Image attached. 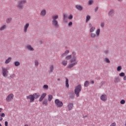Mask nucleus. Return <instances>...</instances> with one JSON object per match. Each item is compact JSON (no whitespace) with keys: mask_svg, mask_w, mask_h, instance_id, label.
Instances as JSON below:
<instances>
[{"mask_svg":"<svg viewBox=\"0 0 126 126\" xmlns=\"http://www.w3.org/2000/svg\"><path fill=\"white\" fill-rule=\"evenodd\" d=\"M65 60L66 61H69L70 60V64L67 66V68L69 69H71L73 66L76 65L78 62H77V57H76V52L73 51L72 52V55H68L65 57Z\"/></svg>","mask_w":126,"mask_h":126,"instance_id":"f257e3e1","label":"nucleus"},{"mask_svg":"<svg viewBox=\"0 0 126 126\" xmlns=\"http://www.w3.org/2000/svg\"><path fill=\"white\" fill-rule=\"evenodd\" d=\"M52 20L51 22L52 25L55 28H59L60 27V25H59V22L57 19H59V15H53L51 17Z\"/></svg>","mask_w":126,"mask_h":126,"instance_id":"f03ea898","label":"nucleus"},{"mask_svg":"<svg viewBox=\"0 0 126 126\" xmlns=\"http://www.w3.org/2000/svg\"><path fill=\"white\" fill-rule=\"evenodd\" d=\"M25 3H27V0H20L17 2V7L20 9H23L24 7L23 4H25Z\"/></svg>","mask_w":126,"mask_h":126,"instance_id":"7ed1b4c3","label":"nucleus"},{"mask_svg":"<svg viewBox=\"0 0 126 126\" xmlns=\"http://www.w3.org/2000/svg\"><path fill=\"white\" fill-rule=\"evenodd\" d=\"M82 89V87H81V85H78L75 87L74 93L76 94V97H79V93L81 92Z\"/></svg>","mask_w":126,"mask_h":126,"instance_id":"20e7f679","label":"nucleus"},{"mask_svg":"<svg viewBox=\"0 0 126 126\" xmlns=\"http://www.w3.org/2000/svg\"><path fill=\"white\" fill-rule=\"evenodd\" d=\"M55 103L58 108H62V107L63 106V103L62 101H60L59 99H56L55 100Z\"/></svg>","mask_w":126,"mask_h":126,"instance_id":"39448f33","label":"nucleus"},{"mask_svg":"<svg viewBox=\"0 0 126 126\" xmlns=\"http://www.w3.org/2000/svg\"><path fill=\"white\" fill-rule=\"evenodd\" d=\"M2 73L3 77H7L8 75V71L6 68H2Z\"/></svg>","mask_w":126,"mask_h":126,"instance_id":"423d86ee","label":"nucleus"},{"mask_svg":"<svg viewBox=\"0 0 126 126\" xmlns=\"http://www.w3.org/2000/svg\"><path fill=\"white\" fill-rule=\"evenodd\" d=\"M14 97V95H13V94H10L7 96L6 98V101L7 102H10L11 101H12V100H13Z\"/></svg>","mask_w":126,"mask_h":126,"instance_id":"0eeeda50","label":"nucleus"},{"mask_svg":"<svg viewBox=\"0 0 126 126\" xmlns=\"http://www.w3.org/2000/svg\"><path fill=\"white\" fill-rule=\"evenodd\" d=\"M114 15H115V10L111 9L108 12V16L109 17H113Z\"/></svg>","mask_w":126,"mask_h":126,"instance_id":"6e6552de","label":"nucleus"},{"mask_svg":"<svg viewBox=\"0 0 126 126\" xmlns=\"http://www.w3.org/2000/svg\"><path fill=\"white\" fill-rule=\"evenodd\" d=\"M67 16H68L67 14H63V22H64V23H67L68 21Z\"/></svg>","mask_w":126,"mask_h":126,"instance_id":"1a4fd4ad","label":"nucleus"},{"mask_svg":"<svg viewBox=\"0 0 126 126\" xmlns=\"http://www.w3.org/2000/svg\"><path fill=\"white\" fill-rule=\"evenodd\" d=\"M107 99H108V97L106 94H102L100 96V100L103 101V102H106V101H107Z\"/></svg>","mask_w":126,"mask_h":126,"instance_id":"9d476101","label":"nucleus"},{"mask_svg":"<svg viewBox=\"0 0 126 126\" xmlns=\"http://www.w3.org/2000/svg\"><path fill=\"white\" fill-rule=\"evenodd\" d=\"M26 48L28 51H30V52H34V49L33 48V47H32V46H31V45H27L26 46Z\"/></svg>","mask_w":126,"mask_h":126,"instance_id":"9b49d317","label":"nucleus"},{"mask_svg":"<svg viewBox=\"0 0 126 126\" xmlns=\"http://www.w3.org/2000/svg\"><path fill=\"white\" fill-rule=\"evenodd\" d=\"M27 99H30L31 103L32 102H34V100H35L34 99V95L32 94L29 95V96H27Z\"/></svg>","mask_w":126,"mask_h":126,"instance_id":"f8f14e48","label":"nucleus"},{"mask_svg":"<svg viewBox=\"0 0 126 126\" xmlns=\"http://www.w3.org/2000/svg\"><path fill=\"white\" fill-rule=\"evenodd\" d=\"M55 70V66L54 64H51L49 66V73H52L53 71Z\"/></svg>","mask_w":126,"mask_h":126,"instance_id":"ddd939ff","label":"nucleus"},{"mask_svg":"<svg viewBox=\"0 0 126 126\" xmlns=\"http://www.w3.org/2000/svg\"><path fill=\"white\" fill-rule=\"evenodd\" d=\"M46 96H47V93H44L43 94H42L40 97L39 98V102H42L44 99V98H45V97H46Z\"/></svg>","mask_w":126,"mask_h":126,"instance_id":"4468645a","label":"nucleus"},{"mask_svg":"<svg viewBox=\"0 0 126 126\" xmlns=\"http://www.w3.org/2000/svg\"><path fill=\"white\" fill-rule=\"evenodd\" d=\"M29 23H27L24 27V32L25 33L27 32V30H28V28H29Z\"/></svg>","mask_w":126,"mask_h":126,"instance_id":"2eb2a0df","label":"nucleus"},{"mask_svg":"<svg viewBox=\"0 0 126 126\" xmlns=\"http://www.w3.org/2000/svg\"><path fill=\"white\" fill-rule=\"evenodd\" d=\"M69 54V50H66L65 51L64 53H63L61 56V58L63 59V57H65V56H67Z\"/></svg>","mask_w":126,"mask_h":126,"instance_id":"dca6fc26","label":"nucleus"},{"mask_svg":"<svg viewBox=\"0 0 126 126\" xmlns=\"http://www.w3.org/2000/svg\"><path fill=\"white\" fill-rule=\"evenodd\" d=\"M68 109L69 111H70L72 108H73V103H68L67 105Z\"/></svg>","mask_w":126,"mask_h":126,"instance_id":"f3484780","label":"nucleus"},{"mask_svg":"<svg viewBox=\"0 0 126 126\" xmlns=\"http://www.w3.org/2000/svg\"><path fill=\"white\" fill-rule=\"evenodd\" d=\"M46 13H47V11H46V10L43 9L41 11L40 15H41V16H45V15H46Z\"/></svg>","mask_w":126,"mask_h":126,"instance_id":"a211bd4d","label":"nucleus"},{"mask_svg":"<svg viewBox=\"0 0 126 126\" xmlns=\"http://www.w3.org/2000/svg\"><path fill=\"white\" fill-rule=\"evenodd\" d=\"M120 80H121V79H120V77H116L114 78V82L115 83H119L120 82Z\"/></svg>","mask_w":126,"mask_h":126,"instance_id":"6ab92c4d","label":"nucleus"},{"mask_svg":"<svg viewBox=\"0 0 126 126\" xmlns=\"http://www.w3.org/2000/svg\"><path fill=\"white\" fill-rule=\"evenodd\" d=\"M33 96L34 97V99H38V98H39V97H40V94H39V93H34L33 94Z\"/></svg>","mask_w":126,"mask_h":126,"instance_id":"aec40b11","label":"nucleus"},{"mask_svg":"<svg viewBox=\"0 0 126 126\" xmlns=\"http://www.w3.org/2000/svg\"><path fill=\"white\" fill-rule=\"evenodd\" d=\"M76 8H77V9H78V10H79L80 11H81V10L83 9V7L79 5H76Z\"/></svg>","mask_w":126,"mask_h":126,"instance_id":"412c9836","label":"nucleus"},{"mask_svg":"<svg viewBox=\"0 0 126 126\" xmlns=\"http://www.w3.org/2000/svg\"><path fill=\"white\" fill-rule=\"evenodd\" d=\"M11 57H9L7 60H5V63H6V64L9 63L10 62H11Z\"/></svg>","mask_w":126,"mask_h":126,"instance_id":"4be33fe9","label":"nucleus"},{"mask_svg":"<svg viewBox=\"0 0 126 126\" xmlns=\"http://www.w3.org/2000/svg\"><path fill=\"white\" fill-rule=\"evenodd\" d=\"M65 87L66 88H68V87H69V85L68 84V79H67V78H65Z\"/></svg>","mask_w":126,"mask_h":126,"instance_id":"5701e85b","label":"nucleus"},{"mask_svg":"<svg viewBox=\"0 0 126 126\" xmlns=\"http://www.w3.org/2000/svg\"><path fill=\"white\" fill-rule=\"evenodd\" d=\"M43 105H45V106H47L48 105V99H44L42 102Z\"/></svg>","mask_w":126,"mask_h":126,"instance_id":"b1692460","label":"nucleus"},{"mask_svg":"<svg viewBox=\"0 0 126 126\" xmlns=\"http://www.w3.org/2000/svg\"><path fill=\"white\" fill-rule=\"evenodd\" d=\"M7 27V26L5 25H3L0 28V31H2L3 30H4V29H6Z\"/></svg>","mask_w":126,"mask_h":126,"instance_id":"393cba45","label":"nucleus"},{"mask_svg":"<svg viewBox=\"0 0 126 126\" xmlns=\"http://www.w3.org/2000/svg\"><path fill=\"white\" fill-rule=\"evenodd\" d=\"M15 66H19L20 65V62L18 61H16L14 63Z\"/></svg>","mask_w":126,"mask_h":126,"instance_id":"a878e982","label":"nucleus"},{"mask_svg":"<svg viewBox=\"0 0 126 126\" xmlns=\"http://www.w3.org/2000/svg\"><path fill=\"white\" fill-rule=\"evenodd\" d=\"M62 64L63 65H64V66H66L67 64V61L66 60H64L62 62Z\"/></svg>","mask_w":126,"mask_h":126,"instance_id":"bb28decb","label":"nucleus"},{"mask_svg":"<svg viewBox=\"0 0 126 126\" xmlns=\"http://www.w3.org/2000/svg\"><path fill=\"white\" fill-rule=\"evenodd\" d=\"M84 86L85 87H88V86H89V81H86L85 82Z\"/></svg>","mask_w":126,"mask_h":126,"instance_id":"cd10ccee","label":"nucleus"},{"mask_svg":"<svg viewBox=\"0 0 126 126\" xmlns=\"http://www.w3.org/2000/svg\"><path fill=\"white\" fill-rule=\"evenodd\" d=\"M43 89H44V90H48L49 89V86H48V85H44L43 86Z\"/></svg>","mask_w":126,"mask_h":126,"instance_id":"c85d7f7f","label":"nucleus"},{"mask_svg":"<svg viewBox=\"0 0 126 126\" xmlns=\"http://www.w3.org/2000/svg\"><path fill=\"white\" fill-rule=\"evenodd\" d=\"M52 99H53V95H52L51 94L48 95V101H49V102H51V101H52Z\"/></svg>","mask_w":126,"mask_h":126,"instance_id":"c756f323","label":"nucleus"},{"mask_svg":"<svg viewBox=\"0 0 126 126\" xmlns=\"http://www.w3.org/2000/svg\"><path fill=\"white\" fill-rule=\"evenodd\" d=\"M90 31L91 33H92L93 32H94L95 31V27H92L91 29H90Z\"/></svg>","mask_w":126,"mask_h":126,"instance_id":"7c9ffc66","label":"nucleus"},{"mask_svg":"<svg viewBox=\"0 0 126 126\" xmlns=\"http://www.w3.org/2000/svg\"><path fill=\"white\" fill-rule=\"evenodd\" d=\"M91 19V17L89 15H87L86 16V22L87 23L88 21L90 20V19Z\"/></svg>","mask_w":126,"mask_h":126,"instance_id":"2f4dec72","label":"nucleus"},{"mask_svg":"<svg viewBox=\"0 0 126 126\" xmlns=\"http://www.w3.org/2000/svg\"><path fill=\"white\" fill-rule=\"evenodd\" d=\"M104 62L106 63H111V61H110V60H109L108 58H105L104 59Z\"/></svg>","mask_w":126,"mask_h":126,"instance_id":"473e14b6","label":"nucleus"},{"mask_svg":"<svg viewBox=\"0 0 126 126\" xmlns=\"http://www.w3.org/2000/svg\"><path fill=\"white\" fill-rule=\"evenodd\" d=\"M11 20H12V18H9L6 19V23H10L11 22Z\"/></svg>","mask_w":126,"mask_h":126,"instance_id":"72a5a7b5","label":"nucleus"},{"mask_svg":"<svg viewBox=\"0 0 126 126\" xmlns=\"http://www.w3.org/2000/svg\"><path fill=\"white\" fill-rule=\"evenodd\" d=\"M106 83V81H102L100 84H99V88H101L104 84Z\"/></svg>","mask_w":126,"mask_h":126,"instance_id":"f704fd0d","label":"nucleus"},{"mask_svg":"<svg viewBox=\"0 0 126 126\" xmlns=\"http://www.w3.org/2000/svg\"><path fill=\"white\" fill-rule=\"evenodd\" d=\"M126 75V74L124 72H121L119 74V76L121 77H124Z\"/></svg>","mask_w":126,"mask_h":126,"instance_id":"c9c22d12","label":"nucleus"},{"mask_svg":"<svg viewBox=\"0 0 126 126\" xmlns=\"http://www.w3.org/2000/svg\"><path fill=\"white\" fill-rule=\"evenodd\" d=\"M14 77H15V74H12L9 77H8V78L10 79V78H14Z\"/></svg>","mask_w":126,"mask_h":126,"instance_id":"e433bc0d","label":"nucleus"},{"mask_svg":"<svg viewBox=\"0 0 126 126\" xmlns=\"http://www.w3.org/2000/svg\"><path fill=\"white\" fill-rule=\"evenodd\" d=\"M91 38H95V37H96V34L94 33H91Z\"/></svg>","mask_w":126,"mask_h":126,"instance_id":"4c0bfd02","label":"nucleus"},{"mask_svg":"<svg viewBox=\"0 0 126 126\" xmlns=\"http://www.w3.org/2000/svg\"><path fill=\"white\" fill-rule=\"evenodd\" d=\"M122 70V66H118L117 67V71L120 72Z\"/></svg>","mask_w":126,"mask_h":126,"instance_id":"58836bf2","label":"nucleus"},{"mask_svg":"<svg viewBox=\"0 0 126 126\" xmlns=\"http://www.w3.org/2000/svg\"><path fill=\"white\" fill-rule=\"evenodd\" d=\"M126 103V100H125V99H122L120 101V104H121L122 105H124V104Z\"/></svg>","mask_w":126,"mask_h":126,"instance_id":"ea45409f","label":"nucleus"},{"mask_svg":"<svg viewBox=\"0 0 126 126\" xmlns=\"http://www.w3.org/2000/svg\"><path fill=\"white\" fill-rule=\"evenodd\" d=\"M99 34H100V29H98L97 30L96 32V34L97 36H99Z\"/></svg>","mask_w":126,"mask_h":126,"instance_id":"a19ab883","label":"nucleus"},{"mask_svg":"<svg viewBox=\"0 0 126 126\" xmlns=\"http://www.w3.org/2000/svg\"><path fill=\"white\" fill-rule=\"evenodd\" d=\"M100 27H101V28H104V27H105V23L101 22L100 24Z\"/></svg>","mask_w":126,"mask_h":126,"instance_id":"79ce46f5","label":"nucleus"},{"mask_svg":"<svg viewBox=\"0 0 126 126\" xmlns=\"http://www.w3.org/2000/svg\"><path fill=\"white\" fill-rule=\"evenodd\" d=\"M92 3H93V0H90L88 2L89 5H92Z\"/></svg>","mask_w":126,"mask_h":126,"instance_id":"37998d69","label":"nucleus"},{"mask_svg":"<svg viewBox=\"0 0 126 126\" xmlns=\"http://www.w3.org/2000/svg\"><path fill=\"white\" fill-rule=\"evenodd\" d=\"M34 63L35 66H38L39 65V62H38V61L35 60Z\"/></svg>","mask_w":126,"mask_h":126,"instance_id":"c03bdc74","label":"nucleus"},{"mask_svg":"<svg viewBox=\"0 0 126 126\" xmlns=\"http://www.w3.org/2000/svg\"><path fill=\"white\" fill-rule=\"evenodd\" d=\"M0 116L2 118H3L5 117V114L4 113H1L0 114Z\"/></svg>","mask_w":126,"mask_h":126,"instance_id":"a18cd8bd","label":"nucleus"},{"mask_svg":"<svg viewBox=\"0 0 126 126\" xmlns=\"http://www.w3.org/2000/svg\"><path fill=\"white\" fill-rule=\"evenodd\" d=\"M72 18H73V16H72V15H71V14H70V16H69L68 17V19H72Z\"/></svg>","mask_w":126,"mask_h":126,"instance_id":"49530a36","label":"nucleus"},{"mask_svg":"<svg viewBox=\"0 0 126 126\" xmlns=\"http://www.w3.org/2000/svg\"><path fill=\"white\" fill-rule=\"evenodd\" d=\"M116 125L117 124H116V123L114 122L112 124H111L110 126H116Z\"/></svg>","mask_w":126,"mask_h":126,"instance_id":"de8ad7c7","label":"nucleus"},{"mask_svg":"<svg viewBox=\"0 0 126 126\" xmlns=\"http://www.w3.org/2000/svg\"><path fill=\"white\" fill-rule=\"evenodd\" d=\"M70 98H71V99H73V98H74V94H72L70 95Z\"/></svg>","mask_w":126,"mask_h":126,"instance_id":"09e8293b","label":"nucleus"},{"mask_svg":"<svg viewBox=\"0 0 126 126\" xmlns=\"http://www.w3.org/2000/svg\"><path fill=\"white\" fill-rule=\"evenodd\" d=\"M5 126H8V122L7 121L5 122Z\"/></svg>","mask_w":126,"mask_h":126,"instance_id":"8fccbe9b","label":"nucleus"},{"mask_svg":"<svg viewBox=\"0 0 126 126\" xmlns=\"http://www.w3.org/2000/svg\"><path fill=\"white\" fill-rule=\"evenodd\" d=\"M72 25V22H70L68 24V26H71Z\"/></svg>","mask_w":126,"mask_h":126,"instance_id":"3c124183","label":"nucleus"},{"mask_svg":"<svg viewBox=\"0 0 126 126\" xmlns=\"http://www.w3.org/2000/svg\"><path fill=\"white\" fill-rule=\"evenodd\" d=\"M105 54H106L107 55V54L109 53V50H105L104 51Z\"/></svg>","mask_w":126,"mask_h":126,"instance_id":"603ef678","label":"nucleus"},{"mask_svg":"<svg viewBox=\"0 0 126 126\" xmlns=\"http://www.w3.org/2000/svg\"><path fill=\"white\" fill-rule=\"evenodd\" d=\"M97 10H98V7H97L96 8H95V9H94L95 12H96Z\"/></svg>","mask_w":126,"mask_h":126,"instance_id":"864d4df0","label":"nucleus"},{"mask_svg":"<svg viewBox=\"0 0 126 126\" xmlns=\"http://www.w3.org/2000/svg\"><path fill=\"white\" fill-rule=\"evenodd\" d=\"M39 44L41 45V44H43V41H42V40H40V41H39Z\"/></svg>","mask_w":126,"mask_h":126,"instance_id":"5fc2aeb1","label":"nucleus"},{"mask_svg":"<svg viewBox=\"0 0 126 126\" xmlns=\"http://www.w3.org/2000/svg\"><path fill=\"white\" fill-rule=\"evenodd\" d=\"M123 79H124V80H125V81H126V76H124Z\"/></svg>","mask_w":126,"mask_h":126,"instance_id":"6e6d98bb","label":"nucleus"},{"mask_svg":"<svg viewBox=\"0 0 126 126\" xmlns=\"http://www.w3.org/2000/svg\"><path fill=\"white\" fill-rule=\"evenodd\" d=\"M89 26L91 28L92 27V24H89Z\"/></svg>","mask_w":126,"mask_h":126,"instance_id":"4d7b16f0","label":"nucleus"},{"mask_svg":"<svg viewBox=\"0 0 126 126\" xmlns=\"http://www.w3.org/2000/svg\"><path fill=\"white\" fill-rule=\"evenodd\" d=\"M91 83L92 84H94V81H92L91 82Z\"/></svg>","mask_w":126,"mask_h":126,"instance_id":"13d9d810","label":"nucleus"},{"mask_svg":"<svg viewBox=\"0 0 126 126\" xmlns=\"http://www.w3.org/2000/svg\"><path fill=\"white\" fill-rule=\"evenodd\" d=\"M124 0H118V1H119L120 2H122Z\"/></svg>","mask_w":126,"mask_h":126,"instance_id":"bf43d9fd","label":"nucleus"},{"mask_svg":"<svg viewBox=\"0 0 126 126\" xmlns=\"http://www.w3.org/2000/svg\"><path fill=\"white\" fill-rule=\"evenodd\" d=\"M2 120H3V118L2 117L0 118V122H1Z\"/></svg>","mask_w":126,"mask_h":126,"instance_id":"052dcab7","label":"nucleus"},{"mask_svg":"<svg viewBox=\"0 0 126 126\" xmlns=\"http://www.w3.org/2000/svg\"><path fill=\"white\" fill-rule=\"evenodd\" d=\"M1 111H2V108H0V113L1 112Z\"/></svg>","mask_w":126,"mask_h":126,"instance_id":"680f3d73","label":"nucleus"},{"mask_svg":"<svg viewBox=\"0 0 126 126\" xmlns=\"http://www.w3.org/2000/svg\"><path fill=\"white\" fill-rule=\"evenodd\" d=\"M57 80H58V81H60L61 80V79L58 78V79H57Z\"/></svg>","mask_w":126,"mask_h":126,"instance_id":"e2e57ef3","label":"nucleus"},{"mask_svg":"<svg viewBox=\"0 0 126 126\" xmlns=\"http://www.w3.org/2000/svg\"><path fill=\"white\" fill-rule=\"evenodd\" d=\"M96 79H100V78H99V77H96Z\"/></svg>","mask_w":126,"mask_h":126,"instance_id":"0e129e2a","label":"nucleus"},{"mask_svg":"<svg viewBox=\"0 0 126 126\" xmlns=\"http://www.w3.org/2000/svg\"><path fill=\"white\" fill-rule=\"evenodd\" d=\"M24 126H28V125H25Z\"/></svg>","mask_w":126,"mask_h":126,"instance_id":"69168bd1","label":"nucleus"},{"mask_svg":"<svg viewBox=\"0 0 126 126\" xmlns=\"http://www.w3.org/2000/svg\"><path fill=\"white\" fill-rule=\"evenodd\" d=\"M0 126H1V124H0Z\"/></svg>","mask_w":126,"mask_h":126,"instance_id":"338daca9","label":"nucleus"}]
</instances>
